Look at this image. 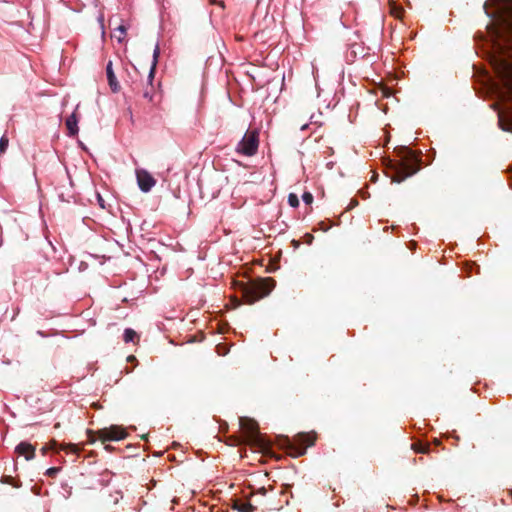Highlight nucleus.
Masks as SVG:
<instances>
[{"label": "nucleus", "instance_id": "nucleus-29", "mask_svg": "<svg viewBox=\"0 0 512 512\" xmlns=\"http://www.w3.org/2000/svg\"><path fill=\"white\" fill-rule=\"evenodd\" d=\"M309 445H313V440L307 441V446H309Z\"/></svg>", "mask_w": 512, "mask_h": 512}, {"label": "nucleus", "instance_id": "nucleus-22", "mask_svg": "<svg viewBox=\"0 0 512 512\" xmlns=\"http://www.w3.org/2000/svg\"><path fill=\"white\" fill-rule=\"evenodd\" d=\"M305 453V448H299L296 452H295V456H301Z\"/></svg>", "mask_w": 512, "mask_h": 512}, {"label": "nucleus", "instance_id": "nucleus-11", "mask_svg": "<svg viewBox=\"0 0 512 512\" xmlns=\"http://www.w3.org/2000/svg\"><path fill=\"white\" fill-rule=\"evenodd\" d=\"M106 75L111 90L113 92H118L120 86L112 68V61H109L106 65Z\"/></svg>", "mask_w": 512, "mask_h": 512}, {"label": "nucleus", "instance_id": "nucleus-18", "mask_svg": "<svg viewBox=\"0 0 512 512\" xmlns=\"http://www.w3.org/2000/svg\"><path fill=\"white\" fill-rule=\"evenodd\" d=\"M9 145V139L6 135L0 138V153H4Z\"/></svg>", "mask_w": 512, "mask_h": 512}, {"label": "nucleus", "instance_id": "nucleus-24", "mask_svg": "<svg viewBox=\"0 0 512 512\" xmlns=\"http://www.w3.org/2000/svg\"><path fill=\"white\" fill-rule=\"evenodd\" d=\"M48 450H49L48 445H46V446L42 447V448H41V453H42V455H46V453H47V451H48Z\"/></svg>", "mask_w": 512, "mask_h": 512}, {"label": "nucleus", "instance_id": "nucleus-26", "mask_svg": "<svg viewBox=\"0 0 512 512\" xmlns=\"http://www.w3.org/2000/svg\"><path fill=\"white\" fill-rule=\"evenodd\" d=\"M11 478L10 477H5V480H3L4 483H8V484H11Z\"/></svg>", "mask_w": 512, "mask_h": 512}, {"label": "nucleus", "instance_id": "nucleus-27", "mask_svg": "<svg viewBox=\"0 0 512 512\" xmlns=\"http://www.w3.org/2000/svg\"><path fill=\"white\" fill-rule=\"evenodd\" d=\"M105 449H106L107 451H112V450H113V447H112L111 445L107 444V445H105Z\"/></svg>", "mask_w": 512, "mask_h": 512}, {"label": "nucleus", "instance_id": "nucleus-5", "mask_svg": "<svg viewBox=\"0 0 512 512\" xmlns=\"http://www.w3.org/2000/svg\"><path fill=\"white\" fill-rule=\"evenodd\" d=\"M95 435L102 442L120 441L128 436V433L122 426L111 425L95 431Z\"/></svg>", "mask_w": 512, "mask_h": 512}, {"label": "nucleus", "instance_id": "nucleus-14", "mask_svg": "<svg viewBox=\"0 0 512 512\" xmlns=\"http://www.w3.org/2000/svg\"><path fill=\"white\" fill-rule=\"evenodd\" d=\"M416 453L427 454L430 451V445L423 442H416L411 445Z\"/></svg>", "mask_w": 512, "mask_h": 512}, {"label": "nucleus", "instance_id": "nucleus-4", "mask_svg": "<svg viewBox=\"0 0 512 512\" xmlns=\"http://www.w3.org/2000/svg\"><path fill=\"white\" fill-rule=\"evenodd\" d=\"M259 147V131L257 129L248 130L236 146L238 154L251 157L254 156Z\"/></svg>", "mask_w": 512, "mask_h": 512}, {"label": "nucleus", "instance_id": "nucleus-20", "mask_svg": "<svg viewBox=\"0 0 512 512\" xmlns=\"http://www.w3.org/2000/svg\"><path fill=\"white\" fill-rule=\"evenodd\" d=\"M302 200L305 204L310 205L313 202V195L310 192H304L302 195Z\"/></svg>", "mask_w": 512, "mask_h": 512}, {"label": "nucleus", "instance_id": "nucleus-12", "mask_svg": "<svg viewBox=\"0 0 512 512\" xmlns=\"http://www.w3.org/2000/svg\"><path fill=\"white\" fill-rule=\"evenodd\" d=\"M159 56H160V47H159V44L157 43L155 45V47H154V50H153L152 64H151L150 71H149V74H148L149 82H151L153 80V78H154V73H155V70H156V66H157V63H158Z\"/></svg>", "mask_w": 512, "mask_h": 512}, {"label": "nucleus", "instance_id": "nucleus-2", "mask_svg": "<svg viewBox=\"0 0 512 512\" xmlns=\"http://www.w3.org/2000/svg\"><path fill=\"white\" fill-rule=\"evenodd\" d=\"M274 288L271 278H261L241 284V292L245 302L253 304L267 296Z\"/></svg>", "mask_w": 512, "mask_h": 512}, {"label": "nucleus", "instance_id": "nucleus-28", "mask_svg": "<svg viewBox=\"0 0 512 512\" xmlns=\"http://www.w3.org/2000/svg\"><path fill=\"white\" fill-rule=\"evenodd\" d=\"M357 204H358V202L356 200H354V201H352L351 206H355Z\"/></svg>", "mask_w": 512, "mask_h": 512}, {"label": "nucleus", "instance_id": "nucleus-10", "mask_svg": "<svg viewBox=\"0 0 512 512\" xmlns=\"http://www.w3.org/2000/svg\"><path fill=\"white\" fill-rule=\"evenodd\" d=\"M77 110V108L75 109ZM78 116L76 111H74L70 116H68L65 120V125L67 128V134L68 136H76L79 132L78 128Z\"/></svg>", "mask_w": 512, "mask_h": 512}, {"label": "nucleus", "instance_id": "nucleus-19", "mask_svg": "<svg viewBox=\"0 0 512 512\" xmlns=\"http://www.w3.org/2000/svg\"><path fill=\"white\" fill-rule=\"evenodd\" d=\"M60 471L59 467H50L46 470L45 475L49 477H55Z\"/></svg>", "mask_w": 512, "mask_h": 512}, {"label": "nucleus", "instance_id": "nucleus-31", "mask_svg": "<svg viewBox=\"0 0 512 512\" xmlns=\"http://www.w3.org/2000/svg\"><path fill=\"white\" fill-rule=\"evenodd\" d=\"M306 128H307L306 124L301 127L302 130H305Z\"/></svg>", "mask_w": 512, "mask_h": 512}, {"label": "nucleus", "instance_id": "nucleus-23", "mask_svg": "<svg viewBox=\"0 0 512 512\" xmlns=\"http://www.w3.org/2000/svg\"><path fill=\"white\" fill-rule=\"evenodd\" d=\"M97 198H98V203L99 205L104 208V200L103 198L100 196V194L97 195Z\"/></svg>", "mask_w": 512, "mask_h": 512}, {"label": "nucleus", "instance_id": "nucleus-7", "mask_svg": "<svg viewBox=\"0 0 512 512\" xmlns=\"http://www.w3.org/2000/svg\"><path fill=\"white\" fill-rule=\"evenodd\" d=\"M136 178L139 189L144 193L149 192L156 184L154 177L144 169L136 170Z\"/></svg>", "mask_w": 512, "mask_h": 512}, {"label": "nucleus", "instance_id": "nucleus-8", "mask_svg": "<svg viewBox=\"0 0 512 512\" xmlns=\"http://www.w3.org/2000/svg\"><path fill=\"white\" fill-rule=\"evenodd\" d=\"M48 447H49V450H53L55 452H59V451H65L66 453H71V454H78L80 452V448L75 445V444H72V443H69V444H59L57 441L55 440H52L49 444H48Z\"/></svg>", "mask_w": 512, "mask_h": 512}, {"label": "nucleus", "instance_id": "nucleus-25", "mask_svg": "<svg viewBox=\"0 0 512 512\" xmlns=\"http://www.w3.org/2000/svg\"><path fill=\"white\" fill-rule=\"evenodd\" d=\"M121 497H122L121 493L116 492V497H115L114 503L116 504L119 501V498H121Z\"/></svg>", "mask_w": 512, "mask_h": 512}, {"label": "nucleus", "instance_id": "nucleus-13", "mask_svg": "<svg viewBox=\"0 0 512 512\" xmlns=\"http://www.w3.org/2000/svg\"><path fill=\"white\" fill-rule=\"evenodd\" d=\"M233 508L238 512H254L256 509L251 503L243 501H236Z\"/></svg>", "mask_w": 512, "mask_h": 512}, {"label": "nucleus", "instance_id": "nucleus-3", "mask_svg": "<svg viewBox=\"0 0 512 512\" xmlns=\"http://www.w3.org/2000/svg\"><path fill=\"white\" fill-rule=\"evenodd\" d=\"M404 151L405 155L398 163L395 175L392 177L393 182L400 183L419 170L418 159L414 152L408 148H405Z\"/></svg>", "mask_w": 512, "mask_h": 512}, {"label": "nucleus", "instance_id": "nucleus-1", "mask_svg": "<svg viewBox=\"0 0 512 512\" xmlns=\"http://www.w3.org/2000/svg\"><path fill=\"white\" fill-rule=\"evenodd\" d=\"M495 5V27L492 30L499 56L494 60L495 70L506 89L508 100L512 103V0H493ZM499 127L512 133V108L506 116L498 115Z\"/></svg>", "mask_w": 512, "mask_h": 512}, {"label": "nucleus", "instance_id": "nucleus-16", "mask_svg": "<svg viewBox=\"0 0 512 512\" xmlns=\"http://www.w3.org/2000/svg\"><path fill=\"white\" fill-rule=\"evenodd\" d=\"M288 203L291 207L296 208L299 206V199L298 196L294 193H290L288 195Z\"/></svg>", "mask_w": 512, "mask_h": 512}, {"label": "nucleus", "instance_id": "nucleus-15", "mask_svg": "<svg viewBox=\"0 0 512 512\" xmlns=\"http://www.w3.org/2000/svg\"><path fill=\"white\" fill-rule=\"evenodd\" d=\"M135 338H137V333L133 329L126 328L124 330L123 340L125 343L133 342L135 340Z\"/></svg>", "mask_w": 512, "mask_h": 512}, {"label": "nucleus", "instance_id": "nucleus-9", "mask_svg": "<svg viewBox=\"0 0 512 512\" xmlns=\"http://www.w3.org/2000/svg\"><path fill=\"white\" fill-rule=\"evenodd\" d=\"M15 452L20 456H24L27 461L32 460L35 457V447L25 441L20 442L15 447Z\"/></svg>", "mask_w": 512, "mask_h": 512}, {"label": "nucleus", "instance_id": "nucleus-21", "mask_svg": "<svg viewBox=\"0 0 512 512\" xmlns=\"http://www.w3.org/2000/svg\"><path fill=\"white\" fill-rule=\"evenodd\" d=\"M392 14H394L395 16L397 17H400L401 13H402V8L400 7H392V10H391Z\"/></svg>", "mask_w": 512, "mask_h": 512}, {"label": "nucleus", "instance_id": "nucleus-30", "mask_svg": "<svg viewBox=\"0 0 512 512\" xmlns=\"http://www.w3.org/2000/svg\"><path fill=\"white\" fill-rule=\"evenodd\" d=\"M144 97H146V98H151V97L149 96V93H148V92H145V93H144Z\"/></svg>", "mask_w": 512, "mask_h": 512}, {"label": "nucleus", "instance_id": "nucleus-17", "mask_svg": "<svg viewBox=\"0 0 512 512\" xmlns=\"http://www.w3.org/2000/svg\"><path fill=\"white\" fill-rule=\"evenodd\" d=\"M115 32H118L119 35H115V37L117 38L118 42H122V40L124 39V37L126 36V28L123 26V25H120L119 27H117L115 29Z\"/></svg>", "mask_w": 512, "mask_h": 512}, {"label": "nucleus", "instance_id": "nucleus-6", "mask_svg": "<svg viewBox=\"0 0 512 512\" xmlns=\"http://www.w3.org/2000/svg\"><path fill=\"white\" fill-rule=\"evenodd\" d=\"M239 425H240V428L247 435L249 441H251L252 443H254L260 447L264 446L261 435L259 434V431H258V423L255 420L250 419V418L241 417L239 419Z\"/></svg>", "mask_w": 512, "mask_h": 512}]
</instances>
